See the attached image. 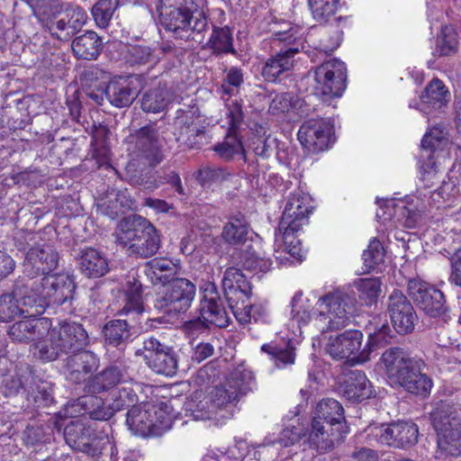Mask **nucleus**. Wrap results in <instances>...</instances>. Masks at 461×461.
<instances>
[{"label":"nucleus","instance_id":"28","mask_svg":"<svg viewBox=\"0 0 461 461\" xmlns=\"http://www.w3.org/2000/svg\"><path fill=\"white\" fill-rule=\"evenodd\" d=\"M210 37L202 43V49L210 50L215 57L223 55L238 56V51L234 48L233 32L228 25L217 26L210 23Z\"/></svg>","mask_w":461,"mask_h":461},{"label":"nucleus","instance_id":"48","mask_svg":"<svg viewBox=\"0 0 461 461\" xmlns=\"http://www.w3.org/2000/svg\"><path fill=\"white\" fill-rule=\"evenodd\" d=\"M178 354L173 347L168 348L147 366L155 373L166 376H172L178 367Z\"/></svg>","mask_w":461,"mask_h":461},{"label":"nucleus","instance_id":"10","mask_svg":"<svg viewBox=\"0 0 461 461\" xmlns=\"http://www.w3.org/2000/svg\"><path fill=\"white\" fill-rule=\"evenodd\" d=\"M309 223L310 217L303 213L291 214L283 212L278 227L275 230L276 240L280 239L285 250L298 261H302L305 257L306 250L302 244V236Z\"/></svg>","mask_w":461,"mask_h":461},{"label":"nucleus","instance_id":"20","mask_svg":"<svg viewBox=\"0 0 461 461\" xmlns=\"http://www.w3.org/2000/svg\"><path fill=\"white\" fill-rule=\"evenodd\" d=\"M25 318L22 321L13 323L7 330V335L14 342L29 343L37 342L45 338L52 326L51 320L49 318Z\"/></svg>","mask_w":461,"mask_h":461},{"label":"nucleus","instance_id":"41","mask_svg":"<svg viewBox=\"0 0 461 461\" xmlns=\"http://www.w3.org/2000/svg\"><path fill=\"white\" fill-rule=\"evenodd\" d=\"M75 407H79L78 416L84 420L86 416L94 420H108L112 418L114 412L120 411V408H113V405H65V409L58 413L59 418L73 417V410Z\"/></svg>","mask_w":461,"mask_h":461},{"label":"nucleus","instance_id":"40","mask_svg":"<svg viewBox=\"0 0 461 461\" xmlns=\"http://www.w3.org/2000/svg\"><path fill=\"white\" fill-rule=\"evenodd\" d=\"M142 294L143 285L140 281L135 278H132V281L129 280L125 291V304L117 315H134L140 318L144 311Z\"/></svg>","mask_w":461,"mask_h":461},{"label":"nucleus","instance_id":"47","mask_svg":"<svg viewBox=\"0 0 461 461\" xmlns=\"http://www.w3.org/2000/svg\"><path fill=\"white\" fill-rule=\"evenodd\" d=\"M438 447L448 456H461V424L438 433Z\"/></svg>","mask_w":461,"mask_h":461},{"label":"nucleus","instance_id":"52","mask_svg":"<svg viewBox=\"0 0 461 461\" xmlns=\"http://www.w3.org/2000/svg\"><path fill=\"white\" fill-rule=\"evenodd\" d=\"M158 59L154 50L148 45L134 44L128 47L126 61L132 67L156 64Z\"/></svg>","mask_w":461,"mask_h":461},{"label":"nucleus","instance_id":"53","mask_svg":"<svg viewBox=\"0 0 461 461\" xmlns=\"http://www.w3.org/2000/svg\"><path fill=\"white\" fill-rule=\"evenodd\" d=\"M261 350L271 357L276 367L281 368L294 363V348L287 344L280 347L275 343L264 344Z\"/></svg>","mask_w":461,"mask_h":461},{"label":"nucleus","instance_id":"16","mask_svg":"<svg viewBox=\"0 0 461 461\" xmlns=\"http://www.w3.org/2000/svg\"><path fill=\"white\" fill-rule=\"evenodd\" d=\"M323 74L321 100L324 103L339 98L347 87V68L338 59H330L319 66V75Z\"/></svg>","mask_w":461,"mask_h":461},{"label":"nucleus","instance_id":"21","mask_svg":"<svg viewBox=\"0 0 461 461\" xmlns=\"http://www.w3.org/2000/svg\"><path fill=\"white\" fill-rule=\"evenodd\" d=\"M51 329L67 355L83 350L90 343L88 332L79 322L61 321Z\"/></svg>","mask_w":461,"mask_h":461},{"label":"nucleus","instance_id":"36","mask_svg":"<svg viewBox=\"0 0 461 461\" xmlns=\"http://www.w3.org/2000/svg\"><path fill=\"white\" fill-rule=\"evenodd\" d=\"M250 226L244 214L237 212L228 218L223 225L221 237L228 245L238 247L248 240Z\"/></svg>","mask_w":461,"mask_h":461},{"label":"nucleus","instance_id":"4","mask_svg":"<svg viewBox=\"0 0 461 461\" xmlns=\"http://www.w3.org/2000/svg\"><path fill=\"white\" fill-rule=\"evenodd\" d=\"M173 405H131L127 411L126 423L140 436L158 437L167 431L174 420L182 419V412L172 413Z\"/></svg>","mask_w":461,"mask_h":461},{"label":"nucleus","instance_id":"64","mask_svg":"<svg viewBox=\"0 0 461 461\" xmlns=\"http://www.w3.org/2000/svg\"><path fill=\"white\" fill-rule=\"evenodd\" d=\"M314 206L309 197L301 194H291L285 203L284 212L291 214L303 213L310 217L313 213Z\"/></svg>","mask_w":461,"mask_h":461},{"label":"nucleus","instance_id":"44","mask_svg":"<svg viewBox=\"0 0 461 461\" xmlns=\"http://www.w3.org/2000/svg\"><path fill=\"white\" fill-rule=\"evenodd\" d=\"M28 377L26 365L18 368L15 374L4 373L0 370V393L5 397L16 395L21 389L25 391Z\"/></svg>","mask_w":461,"mask_h":461},{"label":"nucleus","instance_id":"50","mask_svg":"<svg viewBox=\"0 0 461 461\" xmlns=\"http://www.w3.org/2000/svg\"><path fill=\"white\" fill-rule=\"evenodd\" d=\"M353 285L357 291L359 300L366 305L375 303L382 292V283L378 277L360 278L356 280Z\"/></svg>","mask_w":461,"mask_h":461},{"label":"nucleus","instance_id":"60","mask_svg":"<svg viewBox=\"0 0 461 461\" xmlns=\"http://www.w3.org/2000/svg\"><path fill=\"white\" fill-rule=\"evenodd\" d=\"M142 344V348L137 349L135 355L141 356L146 365L171 347L153 336L144 339Z\"/></svg>","mask_w":461,"mask_h":461},{"label":"nucleus","instance_id":"9","mask_svg":"<svg viewBox=\"0 0 461 461\" xmlns=\"http://www.w3.org/2000/svg\"><path fill=\"white\" fill-rule=\"evenodd\" d=\"M76 410H73V413ZM64 428V438L73 449L98 459L108 448L112 449L107 437H99L95 429L84 422V419L74 415Z\"/></svg>","mask_w":461,"mask_h":461},{"label":"nucleus","instance_id":"51","mask_svg":"<svg viewBox=\"0 0 461 461\" xmlns=\"http://www.w3.org/2000/svg\"><path fill=\"white\" fill-rule=\"evenodd\" d=\"M228 405H187L185 409V416L191 417L194 420H221L225 418Z\"/></svg>","mask_w":461,"mask_h":461},{"label":"nucleus","instance_id":"43","mask_svg":"<svg viewBox=\"0 0 461 461\" xmlns=\"http://www.w3.org/2000/svg\"><path fill=\"white\" fill-rule=\"evenodd\" d=\"M48 335L50 336L48 341L38 340L31 345V351L34 357L44 363L55 361L61 356L67 355L63 348H60V343L51 328Z\"/></svg>","mask_w":461,"mask_h":461},{"label":"nucleus","instance_id":"49","mask_svg":"<svg viewBox=\"0 0 461 461\" xmlns=\"http://www.w3.org/2000/svg\"><path fill=\"white\" fill-rule=\"evenodd\" d=\"M393 338H395V334L393 332L391 327L387 323H384L379 329L369 333L368 341L366 346L360 351L359 358L361 361H366L370 352L378 347L390 344Z\"/></svg>","mask_w":461,"mask_h":461},{"label":"nucleus","instance_id":"39","mask_svg":"<svg viewBox=\"0 0 461 461\" xmlns=\"http://www.w3.org/2000/svg\"><path fill=\"white\" fill-rule=\"evenodd\" d=\"M121 376L118 366H109L90 380L87 385L88 393L91 394L108 393L112 395L117 390L115 386L120 382Z\"/></svg>","mask_w":461,"mask_h":461},{"label":"nucleus","instance_id":"33","mask_svg":"<svg viewBox=\"0 0 461 461\" xmlns=\"http://www.w3.org/2000/svg\"><path fill=\"white\" fill-rule=\"evenodd\" d=\"M28 377L25 389L26 400L34 403H54V385L51 382L40 378L35 370L26 364Z\"/></svg>","mask_w":461,"mask_h":461},{"label":"nucleus","instance_id":"45","mask_svg":"<svg viewBox=\"0 0 461 461\" xmlns=\"http://www.w3.org/2000/svg\"><path fill=\"white\" fill-rule=\"evenodd\" d=\"M431 423L437 433L461 424L453 405H438L430 412Z\"/></svg>","mask_w":461,"mask_h":461},{"label":"nucleus","instance_id":"42","mask_svg":"<svg viewBox=\"0 0 461 461\" xmlns=\"http://www.w3.org/2000/svg\"><path fill=\"white\" fill-rule=\"evenodd\" d=\"M315 304L313 300L304 296L301 291L294 295L290 302L291 320L297 323L299 329L307 326L312 321Z\"/></svg>","mask_w":461,"mask_h":461},{"label":"nucleus","instance_id":"6","mask_svg":"<svg viewBox=\"0 0 461 461\" xmlns=\"http://www.w3.org/2000/svg\"><path fill=\"white\" fill-rule=\"evenodd\" d=\"M160 23L175 39L202 44L210 32V23L203 12L161 13Z\"/></svg>","mask_w":461,"mask_h":461},{"label":"nucleus","instance_id":"57","mask_svg":"<svg viewBox=\"0 0 461 461\" xmlns=\"http://www.w3.org/2000/svg\"><path fill=\"white\" fill-rule=\"evenodd\" d=\"M385 250L380 240L374 238L367 249L363 251L362 258L366 271L378 268L384 260Z\"/></svg>","mask_w":461,"mask_h":461},{"label":"nucleus","instance_id":"37","mask_svg":"<svg viewBox=\"0 0 461 461\" xmlns=\"http://www.w3.org/2000/svg\"><path fill=\"white\" fill-rule=\"evenodd\" d=\"M37 275H28L23 272V276H19L14 282L12 291L9 294H14V297L21 300L24 306H38L37 303L40 300L39 288L40 280H35Z\"/></svg>","mask_w":461,"mask_h":461},{"label":"nucleus","instance_id":"46","mask_svg":"<svg viewBox=\"0 0 461 461\" xmlns=\"http://www.w3.org/2000/svg\"><path fill=\"white\" fill-rule=\"evenodd\" d=\"M213 150L217 155L226 160H231L235 155L241 153L246 161V151L242 143L240 132H227L224 140L214 146Z\"/></svg>","mask_w":461,"mask_h":461},{"label":"nucleus","instance_id":"5","mask_svg":"<svg viewBox=\"0 0 461 461\" xmlns=\"http://www.w3.org/2000/svg\"><path fill=\"white\" fill-rule=\"evenodd\" d=\"M319 330L338 331L350 322L357 312V301L354 291L338 290L320 298Z\"/></svg>","mask_w":461,"mask_h":461},{"label":"nucleus","instance_id":"8","mask_svg":"<svg viewBox=\"0 0 461 461\" xmlns=\"http://www.w3.org/2000/svg\"><path fill=\"white\" fill-rule=\"evenodd\" d=\"M77 285L72 276L65 273L44 276L40 279V300L36 313H41L45 306H65L64 310L71 311L75 300Z\"/></svg>","mask_w":461,"mask_h":461},{"label":"nucleus","instance_id":"22","mask_svg":"<svg viewBox=\"0 0 461 461\" xmlns=\"http://www.w3.org/2000/svg\"><path fill=\"white\" fill-rule=\"evenodd\" d=\"M135 143L134 151L138 156H141L149 160L150 165L160 163L163 158V153L160 149L158 131L155 123H149L136 130L131 134Z\"/></svg>","mask_w":461,"mask_h":461},{"label":"nucleus","instance_id":"55","mask_svg":"<svg viewBox=\"0 0 461 461\" xmlns=\"http://www.w3.org/2000/svg\"><path fill=\"white\" fill-rule=\"evenodd\" d=\"M297 421H300L298 419ZM308 434V421L298 422V425L294 424L285 427L278 435L274 444H278L281 447H287L299 442Z\"/></svg>","mask_w":461,"mask_h":461},{"label":"nucleus","instance_id":"27","mask_svg":"<svg viewBox=\"0 0 461 461\" xmlns=\"http://www.w3.org/2000/svg\"><path fill=\"white\" fill-rule=\"evenodd\" d=\"M419 430L412 422H398L389 425L380 435V441L390 447L403 448L418 441Z\"/></svg>","mask_w":461,"mask_h":461},{"label":"nucleus","instance_id":"18","mask_svg":"<svg viewBox=\"0 0 461 461\" xmlns=\"http://www.w3.org/2000/svg\"><path fill=\"white\" fill-rule=\"evenodd\" d=\"M69 354L63 366L66 379L73 384H82L97 370L99 357L86 349Z\"/></svg>","mask_w":461,"mask_h":461},{"label":"nucleus","instance_id":"58","mask_svg":"<svg viewBox=\"0 0 461 461\" xmlns=\"http://www.w3.org/2000/svg\"><path fill=\"white\" fill-rule=\"evenodd\" d=\"M229 176L223 167L205 166L197 170L195 179L203 187H210L212 184L226 180Z\"/></svg>","mask_w":461,"mask_h":461},{"label":"nucleus","instance_id":"25","mask_svg":"<svg viewBox=\"0 0 461 461\" xmlns=\"http://www.w3.org/2000/svg\"><path fill=\"white\" fill-rule=\"evenodd\" d=\"M224 297L227 303L249 301L252 294V286L242 271L237 267H228L221 280Z\"/></svg>","mask_w":461,"mask_h":461},{"label":"nucleus","instance_id":"23","mask_svg":"<svg viewBox=\"0 0 461 461\" xmlns=\"http://www.w3.org/2000/svg\"><path fill=\"white\" fill-rule=\"evenodd\" d=\"M335 409L337 416H327L321 422L319 421V450H331L335 443L342 440L343 434L346 433L342 405H335Z\"/></svg>","mask_w":461,"mask_h":461},{"label":"nucleus","instance_id":"59","mask_svg":"<svg viewBox=\"0 0 461 461\" xmlns=\"http://www.w3.org/2000/svg\"><path fill=\"white\" fill-rule=\"evenodd\" d=\"M298 140L309 152L315 153L317 150V120L310 119L305 121L300 127Z\"/></svg>","mask_w":461,"mask_h":461},{"label":"nucleus","instance_id":"62","mask_svg":"<svg viewBox=\"0 0 461 461\" xmlns=\"http://www.w3.org/2000/svg\"><path fill=\"white\" fill-rule=\"evenodd\" d=\"M23 313V311L19 307V301L14 297V294L4 293L0 295V321H11Z\"/></svg>","mask_w":461,"mask_h":461},{"label":"nucleus","instance_id":"11","mask_svg":"<svg viewBox=\"0 0 461 461\" xmlns=\"http://www.w3.org/2000/svg\"><path fill=\"white\" fill-rule=\"evenodd\" d=\"M409 296L419 309L431 318H444L448 311L444 294L421 279H410L407 285Z\"/></svg>","mask_w":461,"mask_h":461},{"label":"nucleus","instance_id":"15","mask_svg":"<svg viewBox=\"0 0 461 461\" xmlns=\"http://www.w3.org/2000/svg\"><path fill=\"white\" fill-rule=\"evenodd\" d=\"M122 316L125 319H113L104 325L102 334L105 347L123 349L139 333L140 318L134 315Z\"/></svg>","mask_w":461,"mask_h":461},{"label":"nucleus","instance_id":"2","mask_svg":"<svg viewBox=\"0 0 461 461\" xmlns=\"http://www.w3.org/2000/svg\"><path fill=\"white\" fill-rule=\"evenodd\" d=\"M117 241L127 249L129 255L142 258L154 256L161 246L158 230L139 214L124 217L117 226Z\"/></svg>","mask_w":461,"mask_h":461},{"label":"nucleus","instance_id":"14","mask_svg":"<svg viewBox=\"0 0 461 461\" xmlns=\"http://www.w3.org/2000/svg\"><path fill=\"white\" fill-rule=\"evenodd\" d=\"M386 310L398 334H409L415 326L418 317L411 302L405 294L394 289L388 296Z\"/></svg>","mask_w":461,"mask_h":461},{"label":"nucleus","instance_id":"13","mask_svg":"<svg viewBox=\"0 0 461 461\" xmlns=\"http://www.w3.org/2000/svg\"><path fill=\"white\" fill-rule=\"evenodd\" d=\"M331 332H321L319 340L324 352L332 358H348L360 351L363 341V333L360 330H348L335 335Z\"/></svg>","mask_w":461,"mask_h":461},{"label":"nucleus","instance_id":"38","mask_svg":"<svg viewBox=\"0 0 461 461\" xmlns=\"http://www.w3.org/2000/svg\"><path fill=\"white\" fill-rule=\"evenodd\" d=\"M102 50V38L93 31L86 32L84 34L76 37L72 41V50L75 56L81 59H95Z\"/></svg>","mask_w":461,"mask_h":461},{"label":"nucleus","instance_id":"54","mask_svg":"<svg viewBox=\"0 0 461 461\" xmlns=\"http://www.w3.org/2000/svg\"><path fill=\"white\" fill-rule=\"evenodd\" d=\"M240 264L248 271L265 274L270 270L272 260L260 257L255 251H251L249 248L240 252Z\"/></svg>","mask_w":461,"mask_h":461},{"label":"nucleus","instance_id":"32","mask_svg":"<svg viewBox=\"0 0 461 461\" xmlns=\"http://www.w3.org/2000/svg\"><path fill=\"white\" fill-rule=\"evenodd\" d=\"M417 366L416 370H410L409 374H405L403 379H400L396 384L402 386L409 393L425 399L430 394L433 382L428 375L422 372L426 366L422 359L417 363Z\"/></svg>","mask_w":461,"mask_h":461},{"label":"nucleus","instance_id":"7","mask_svg":"<svg viewBox=\"0 0 461 461\" xmlns=\"http://www.w3.org/2000/svg\"><path fill=\"white\" fill-rule=\"evenodd\" d=\"M196 294V285L185 277H176L156 294L154 309L168 317L185 313Z\"/></svg>","mask_w":461,"mask_h":461},{"label":"nucleus","instance_id":"34","mask_svg":"<svg viewBox=\"0 0 461 461\" xmlns=\"http://www.w3.org/2000/svg\"><path fill=\"white\" fill-rule=\"evenodd\" d=\"M104 93L109 103L118 108L130 106L140 94L130 81L122 77L110 80Z\"/></svg>","mask_w":461,"mask_h":461},{"label":"nucleus","instance_id":"63","mask_svg":"<svg viewBox=\"0 0 461 461\" xmlns=\"http://www.w3.org/2000/svg\"><path fill=\"white\" fill-rule=\"evenodd\" d=\"M249 147L258 157L268 158L278 148L279 141L268 135L267 137L254 136L250 139Z\"/></svg>","mask_w":461,"mask_h":461},{"label":"nucleus","instance_id":"56","mask_svg":"<svg viewBox=\"0 0 461 461\" xmlns=\"http://www.w3.org/2000/svg\"><path fill=\"white\" fill-rule=\"evenodd\" d=\"M120 5V0H98L92 7V15L100 28H106Z\"/></svg>","mask_w":461,"mask_h":461},{"label":"nucleus","instance_id":"1","mask_svg":"<svg viewBox=\"0 0 461 461\" xmlns=\"http://www.w3.org/2000/svg\"><path fill=\"white\" fill-rule=\"evenodd\" d=\"M33 12L42 27L62 41H69L87 20L82 7L50 0H38Z\"/></svg>","mask_w":461,"mask_h":461},{"label":"nucleus","instance_id":"35","mask_svg":"<svg viewBox=\"0 0 461 461\" xmlns=\"http://www.w3.org/2000/svg\"><path fill=\"white\" fill-rule=\"evenodd\" d=\"M143 272L151 284L167 285L176 279L177 266L167 258H155L146 262Z\"/></svg>","mask_w":461,"mask_h":461},{"label":"nucleus","instance_id":"17","mask_svg":"<svg viewBox=\"0 0 461 461\" xmlns=\"http://www.w3.org/2000/svg\"><path fill=\"white\" fill-rule=\"evenodd\" d=\"M380 360L387 377L396 384L410 370H416L421 358L411 357L403 348L390 347L382 354Z\"/></svg>","mask_w":461,"mask_h":461},{"label":"nucleus","instance_id":"30","mask_svg":"<svg viewBox=\"0 0 461 461\" xmlns=\"http://www.w3.org/2000/svg\"><path fill=\"white\" fill-rule=\"evenodd\" d=\"M77 264L80 273L87 278H99L109 271L107 258L94 248H85L77 257Z\"/></svg>","mask_w":461,"mask_h":461},{"label":"nucleus","instance_id":"31","mask_svg":"<svg viewBox=\"0 0 461 461\" xmlns=\"http://www.w3.org/2000/svg\"><path fill=\"white\" fill-rule=\"evenodd\" d=\"M339 393L347 401L363 402L372 396V386L364 372L351 370L346 375L343 384L339 386Z\"/></svg>","mask_w":461,"mask_h":461},{"label":"nucleus","instance_id":"29","mask_svg":"<svg viewBox=\"0 0 461 461\" xmlns=\"http://www.w3.org/2000/svg\"><path fill=\"white\" fill-rule=\"evenodd\" d=\"M298 52V48L288 47L285 50H281L268 58L261 72L265 80L271 83L280 80L281 77L294 67V58Z\"/></svg>","mask_w":461,"mask_h":461},{"label":"nucleus","instance_id":"26","mask_svg":"<svg viewBox=\"0 0 461 461\" xmlns=\"http://www.w3.org/2000/svg\"><path fill=\"white\" fill-rule=\"evenodd\" d=\"M140 94V109L146 113L164 112L172 102V93L162 79H155L149 88Z\"/></svg>","mask_w":461,"mask_h":461},{"label":"nucleus","instance_id":"12","mask_svg":"<svg viewBox=\"0 0 461 461\" xmlns=\"http://www.w3.org/2000/svg\"><path fill=\"white\" fill-rule=\"evenodd\" d=\"M255 384L252 371L239 366L230 376L211 392L212 403H233L242 400Z\"/></svg>","mask_w":461,"mask_h":461},{"label":"nucleus","instance_id":"19","mask_svg":"<svg viewBox=\"0 0 461 461\" xmlns=\"http://www.w3.org/2000/svg\"><path fill=\"white\" fill-rule=\"evenodd\" d=\"M199 313L210 324L218 328H226L230 323L217 286L214 283H207L203 288V296L200 301Z\"/></svg>","mask_w":461,"mask_h":461},{"label":"nucleus","instance_id":"3","mask_svg":"<svg viewBox=\"0 0 461 461\" xmlns=\"http://www.w3.org/2000/svg\"><path fill=\"white\" fill-rule=\"evenodd\" d=\"M18 250L25 253L24 273L49 276L59 266V254L39 232L23 231L14 238Z\"/></svg>","mask_w":461,"mask_h":461},{"label":"nucleus","instance_id":"61","mask_svg":"<svg viewBox=\"0 0 461 461\" xmlns=\"http://www.w3.org/2000/svg\"><path fill=\"white\" fill-rule=\"evenodd\" d=\"M457 34L452 27L445 26L437 40L436 51L439 56H449L457 50Z\"/></svg>","mask_w":461,"mask_h":461},{"label":"nucleus","instance_id":"24","mask_svg":"<svg viewBox=\"0 0 461 461\" xmlns=\"http://www.w3.org/2000/svg\"><path fill=\"white\" fill-rule=\"evenodd\" d=\"M450 92L443 81L434 77L429 82L420 95V103L411 102L410 107L415 108L423 113H429L432 110H439L450 101Z\"/></svg>","mask_w":461,"mask_h":461}]
</instances>
